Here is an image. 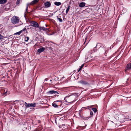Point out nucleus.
<instances>
[{"label": "nucleus", "instance_id": "6e6552de", "mask_svg": "<svg viewBox=\"0 0 131 131\" xmlns=\"http://www.w3.org/2000/svg\"><path fill=\"white\" fill-rule=\"evenodd\" d=\"M45 6L46 8H48L50 7L51 4L49 2H47L45 3Z\"/></svg>", "mask_w": 131, "mask_h": 131}, {"label": "nucleus", "instance_id": "f3484780", "mask_svg": "<svg viewBox=\"0 0 131 131\" xmlns=\"http://www.w3.org/2000/svg\"><path fill=\"white\" fill-rule=\"evenodd\" d=\"M40 30H46L47 29L44 27H40L39 28Z\"/></svg>", "mask_w": 131, "mask_h": 131}, {"label": "nucleus", "instance_id": "b1692460", "mask_svg": "<svg viewBox=\"0 0 131 131\" xmlns=\"http://www.w3.org/2000/svg\"><path fill=\"white\" fill-rule=\"evenodd\" d=\"M81 111H82L81 110H80L79 111V116L81 117V115L82 114Z\"/></svg>", "mask_w": 131, "mask_h": 131}, {"label": "nucleus", "instance_id": "aec40b11", "mask_svg": "<svg viewBox=\"0 0 131 131\" xmlns=\"http://www.w3.org/2000/svg\"><path fill=\"white\" fill-rule=\"evenodd\" d=\"M70 6H68V8L66 10V13L67 14L68 13L69 9H70Z\"/></svg>", "mask_w": 131, "mask_h": 131}, {"label": "nucleus", "instance_id": "2eb2a0df", "mask_svg": "<svg viewBox=\"0 0 131 131\" xmlns=\"http://www.w3.org/2000/svg\"><path fill=\"white\" fill-rule=\"evenodd\" d=\"M6 0H0V4H3L6 3L7 2Z\"/></svg>", "mask_w": 131, "mask_h": 131}, {"label": "nucleus", "instance_id": "f257e3e1", "mask_svg": "<svg viewBox=\"0 0 131 131\" xmlns=\"http://www.w3.org/2000/svg\"><path fill=\"white\" fill-rule=\"evenodd\" d=\"M77 97L76 94L70 93L65 97L64 100L67 102L71 104L76 101Z\"/></svg>", "mask_w": 131, "mask_h": 131}, {"label": "nucleus", "instance_id": "c85d7f7f", "mask_svg": "<svg viewBox=\"0 0 131 131\" xmlns=\"http://www.w3.org/2000/svg\"><path fill=\"white\" fill-rule=\"evenodd\" d=\"M93 114V112H92V111H91V112H90V115H92Z\"/></svg>", "mask_w": 131, "mask_h": 131}, {"label": "nucleus", "instance_id": "bb28decb", "mask_svg": "<svg viewBox=\"0 0 131 131\" xmlns=\"http://www.w3.org/2000/svg\"><path fill=\"white\" fill-rule=\"evenodd\" d=\"M30 5L29 4H27V7H26V12H27V11L28 6H29V5Z\"/></svg>", "mask_w": 131, "mask_h": 131}, {"label": "nucleus", "instance_id": "4468645a", "mask_svg": "<svg viewBox=\"0 0 131 131\" xmlns=\"http://www.w3.org/2000/svg\"><path fill=\"white\" fill-rule=\"evenodd\" d=\"M30 107H35L36 106V103H31L30 104Z\"/></svg>", "mask_w": 131, "mask_h": 131}, {"label": "nucleus", "instance_id": "f03ea898", "mask_svg": "<svg viewBox=\"0 0 131 131\" xmlns=\"http://www.w3.org/2000/svg\"><path fill=\"white\" fill-rule=\"evenodd\" d=\"M19 18L16 16L13 17L11 19L12 22L14 24H16L19 22Z\"/></svg>", "mask_w": 131, "mask_h": 131}, {"label": "nucleus", "instance_id": "c756f323", "mask_svg": "<svg viewBox=\"0 0 131 131\" xmlns=\"http://www.w3.org/2000/svg\"><path fill=\"white\" fill-rule=\"evenodd\" d=\"M95 49H95V48H93V50H94V52H95V51H96V50H95Z\"/></svg>", "mask_w": 131, "mask_h": 131}, {"label": "nucleus", "instance_id": "0eeeda50", "mask_svg": "<svg viewBox=\"0 0 131 131\" xmlns=\"http://www.w3.org/2000/svg\"><path fill=\"white\" fill-rule=\"evenodd\" d=\"M39 1V0H34L29 4L30 5H33L36 4Z\"/></svg>", "mask_w": 131, "mask_h": 131}, {"label": "nucleus", "instance_id": "393cba45", "mask_svg": "<svg viewBox=\"0 0 131 131\" xmlns=\"http://www.w3.org/2000/svg\"><path fill=\"white\" fill-rule=\"evenodd\" d=\"M4 37L0 34V40L3 39Z\"/></svg>", "mask_w": 131, "mask_h": 131}, {"label": "nucleus", "instance_id": "7ed1b4c3", "mask_svg": "<svg viewBox=\"0 0 131 131\" xmlns=\"http://www.w3.org/2000/svg\"><path fill=\"white\" fill-rule=\"evenodd\" d=\"M61 104V102L59 101H55L52 104L53 106L54 107H57L58 106H60Z\"/></svg>", "mask_w": 131, "mask_h": 131}, {"label": "nucleus", "instance_id": "dca6fc26", "mask_svg": "<svg viewBox=\"0 0 131 131\" xmlns=\"http://www.w3.org/2000/svg\"><path fill=\"white\" fill-rule=\"evenodd\" d=\"M54 4L55 5L57 6H59L61 5V2H56L54 3Z\"/></svg>", "mask_w": 131, "mask_h": 131}, {"label": "nucleus", "instance_id": "cd10ccee", "mask_svg": "<svg viewBox=\"0 0 131 131\" xmlns=\"http://www.w3.org/2000/svg\"><path fill=\"white\" fill-rule=\"evenodd\" d=\"M57 19L60 22H62V20L61 19L57 18Z\"/></svg>", "mask_w": 131, "mask_h": 131}, {"label": "nucleus", "instance_id": "412c9836", "mask_svg": "<svg viewBox=\"0 0 131 131\" xmlns=\"http://www.w3.org/2000/svg\"><path fill=\"white\" fill-rule=\"evenodd\" d=\"M92 110L93 111L94 113H96L97 111V109L95 108H92Z\"/></svg>", "mask_w": 131, "mask_h": 131}, {"label": "nucleus", "instance_id": "2f4dec72", "mask_svg": "<svg viewBox=\"0 0 131 131\" xmlns=\"http://www.w3.org/2000/svg\"><path fill=\"white\" fill-rule=\"evenodd\" d=\"M17 101H15L14 102V103H15V102H16Z\"/></svg>", "mask_w": 131, "mask_h": 131}, {"label": "nucleus", "instance_id": "20e7f679", "mask_svg": "<svg viewBox=\"0 0 131 131\" xmlns=\"http://www.w3.org/2000/svg\"><path fill=\"white\" fill-rule=\"evenodd\" d=\"M31 24V26L35 27H38L39 25L36 22L34 21H32L30 22Z\"/></svg>", "mask_w": 131, "mask_h": 131}, {"label": "nucleus", "instance_id": "9d476101", "mask_svg": "<svg viewBox=\"0 0 131 131\" xmlns=\"http://www.w3.org/2000/svg\"><path fill=\"white\" fill-rule=\"evenodd\" d=\"M94 105H92L91 106H88L87 107H83L82 108L81 110L82 111V110H84L86 109H89V108H91V107L93 106Z\"/></svg>", "mask_w": 131, "mask_h": 131}, {"label": "nucleus", "instance_id": "a878e982", "mask_svg": "<svg viewBox=\"0 0 131 131\" xmlns=\"http://www.w3.org/2000/svg\"><path fill=\"white\" fill-rule=\"evenodd\" d=\"M20 0H17L16 2V4H19L20 2Z\"/></svg>", "mask_w": 131, "mask_h": 131}, {"label": "nucleus", "instance_id": "423d86ee", "mask_svg": "<svg viewBox=\"0 0 131 131\" xmlns=\"http://www.w3.org/2000/svg\"><path fill=\"white\" fill-rule=\"evenodd\" d=\"M47 93L48 94H58V92H57L56 91H54V90H51V91H48L47 92Z\"/></svg>", "mask_w": 131, "mask_h": 131}, {"label": "nucleus", "instance_id": "5701e85b", "mask_svg": "<svg viewBox=\"0 0 131 131\" xmlns=\"http://www.w3.org/2000/svg\"><path fill=\"white\" fill-rule=\"evenodd\" d=\"M84 66V65L83 64L80 66V67L78 70V72H79L81 70L82 68Z\"/></svg>", "mask_w": 131, "mask_h": 131}, {"label": "nucleus", "instance_id": "9b49d317", "mask_svg": "<svg viewBox=\"0 0 131 131\" xmlns=\"http://www.w3.org/2000/svg\"><path fill=\"white\" fill-rule=\"evenodd\" d=\"M78 82L82 84H86L87 83L84 80L80 81Z\"/></svg>", "mask_w": 131, "mask_h": 131}, {"label": "nucleus", "instance_id": "1a4fd4ad", "mask_svg": "<svg viewBox=\"0 0 131 131\" xmlns=\"http://www.w3.org/2000/svg\"><path fill=\"white\" fill-rule=\"evenodd\" d=\"M26 30V28H24L23 29L21 30L20 31L17 32L15 33L14 34V35H20V34L23 32L24 31H25Z\"/></svg>", "mask_w": 131, "mask_h": 131}, {"label": "nucleus", "instance_id": "7c9ffc66", "mask_svg": "<svg viewBox=\"0 0 131 131\" xmlns=\"http://www.w3.org/2000/svg\"><path fill=\"white\" fill-rule=\"evenodd\" d=\"M24 17H26L25 13V14H24Z\"/></svg>", "mask_w": 131, "mask_h": 131}, {"label": "nucleus", "instance_id": "4be33fe9", "mask_svg": "<svg viewBox=\"0 0 131 131\" xmlns=\"http://www.w3.org/2000/svg\"><path fill=\"white\" fill-rule=\"evenodd\" d=\"M29 39V38L28 37H26L25 38V42H27L28 40Z\"/></svg>", "mask_w": 131, "mask_h": 131}, {"label": "nucleus", "instance_id": "6ab92c4d", "mask_svg": "<svg viewBox=\"0 0 131 131\" xmlns=\"http://www.w3.org/2000/svg\"><path fill=\"white\" fill-rule=\"evenodd\" d=\"M2 90L3 91H6V92L4 93V95H7V89H3Z\"/></svg>", "mask_w": 131, "mask_h": 131}, {"label": "nucleus", "instance_id": "ddd939ff", "mask_svg": "<svg viewBox=\"0 0 131 131\" xmlns=\"http://www.w3.org/2000/svg\"><path fill=\"white\" fill-rule=\"evenodd\" d=\"M85 5V3L84 2H82L80 3L79 5V6L81 7H84Z\"/></svg>", "mask_w": 131, "mask_h": 131}, {"label": "nucleus", "instance_id": "a211bd4d", "mask_svg": "<svg viewBox=\"0 0 131 131\" xmlns=\"http://www.w3.org/2000/svg\"><path fill=\"white\" fill-rule=\"evenodd\" d=\"M25 106H26V108L27 107H30V103H27L26 102H25Z\"/></svg>", "mask_w": 131, "mask_h": 131}, {"label": "nucleus", "instance_id": "f8f14e48", "mask_svg": "<svg viewBox=\"0 0 131 131\" xmlns=\"http://www.w3.org/2000/svg\"><path fill=\"white\" fill-rule=\"evenodd\" d=\"M45 49L44 48L42 47L38 49L37 50V51L39 53H41L44 51Z\"/></svg>", "mask_w": 131, "mask_h": 131}, {"label": "nucleus", "instance_id": "39448f33", "mask_svg": "<svg viewBox=\"0 0 131 131\" xmlns=\"http://www.w3.org/2000/svg\"><path fill=\"white\" fill-rule=\"evenodd\" d=\"M131 69V63L127 64L126 67V70L125 71Z\"/></svg>", "mask_w": 131, "mask_h": 131}]
</instances>
